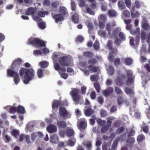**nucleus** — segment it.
Returning a JSON list of instances; mask_svg holds the SVG:
<instances>
[{
  "mask_svg": "<svg viewBox=\"0 0 150 150\" xmlns=\"http://www.w3.org/2000/svg\"><path fill=\"white\" fill-rule=\"evenodd\" d=\"M19 74L20 76H23V83L25 84H28L29 82L33 78L35 75V71L32 68L25 69L21 67L19 70Z\"/></svg>",
  "mask_w": 150,
  "mask_h": 150,
  "instance_id": "1",
  "label": "nucleus"
},
{
  "mask_svg": "<svg viewBox=\"0 0 150 150\" xmlns=\"http://www.w3.org/2000/svg\"><path fill=\"white\" fill-rule=\"evenodd\" d=\"M27 43L28 45H32L36 48L45 47L46 46L44 41L38 38L29 39Z\"/></svg>",
  "mask_w": 150,
  "mask_h": 150,
  "instance_id": "2",
  "label": "nucleus"
},
{
  "mask_svg": "<svg viewBox=\"0 0 150 150\" xmlns=\"http://www.w3.org/2000/svg\"><path fill=\"white\" fill-rule=\"evenodd\" d=\"M79 92V90L73 88L70 93L73 100L76 102V104L78 103L81 98L80 96L78 94Z\"/></svg>",
  "mask_w": 150,
  "mask_h": 150,
  "instance_id": "3",
  "label": "nucleus"
},
{
  "mask_svg": "<svg viewBox=\"0 0 150 150\" xmlns=\"http://www.w3.org/2000/svg\"><path fill=\"white\" fill-rule=\"evenodd\" d=\"M59 62L62 66H68L70 64V59L67 56H63L59 59Z\"/></svg>",
  "mask_w": 150,
  "mask_h": 150,
  "instance_id": "4",
  "label": "nucleus"
},
{
  "mask_svg": "<svg viewBox=\"0 0 150 150\" xmlns=\"http://www.w3.org/2000/svg\"><path fill=\"white\" fill-rule=\"evenodd\" d=\"M23 62V61L21 59H15L11 64V69L15 71L18 70Z\"/></svg>",
  "mask_w": 150,
  "mask_h": 150,
  "instance_id": "5",
  "label": "nucleus"
},
{
  "mask_svg": "<svg viewBox=\"0 0 150 150\" xmlns=\"http://www.w3.org/2000/svg\"><path fill=\"white\" fill-rule=\"evenodd\" d=\"M59 112L60 116L68 119L71 117V115L68 112L66 109L62 106L59 108Z\"/></svg>",
  "mask_w": 150,
  "mask_h": 150,
  "instance_id": "6",
  "label": "nucleus"
},
{
  "mask_svg": "<svg viewBox=\"0 0 150 150\" xmlns=\"http://www.w3.org/2000/svg\"><path fill=\"white\" fill-rule=\"evenodd\" d=\"M118 74L119 75V76L117 77V78L116 80V83L118 86H121L124 84L123 79L125 78V75L123 74L120 75V73H118Z\"/></svg>",
  "mask_w": 150,
  "mask_h": 150,
  "instance_id": "7",
  "label": "nucleus"
},
{
  "mask_svg": "<svg viewBox=\"0 0 150 150\" xmlns=\"http://www.w3.org/2000/svg\"><path fill=\"white\" fill-rule=\"evenodd\" d=\"M51 15L53 18L55 20V22L57 23L63 21L64 19V16L60 13L55 14L53 13H52Z\"/></svg>",
  "mask_w": 150,
  "mask_h": 150,
  "instance_id": "8",
  "label": "nucleus"
},
{
  "mask_svg": "<svg viewBox=\"0 0 150 150\" xmlns=\"http://www.w3.org/2000/svg\"><path fill=\"white\" fill-rule=\"evenodd\" d=\"M87 126L86 122L84 120H80L77 125L78 129L79 130H85Z\"/></svg>",
  "mask_w": 150,
  "mask_h": 150,
  "instance_id": "9",
  "label": "nucleus"
},
{
  "mask_svg": "<svg viewBox=\"0 0 150 150\" xmlns=\"http://www.w3.org/2000/svg\"><path fill=\"white\" fill-rule=\"evenodd\" d=\"M82 144L85 147L87 150H91L92 144L91 141L89 140H85L82 143Z\"/></svg>",
  "mask_w": 150,
  "mask_h": 150,
  "instance_id": "10",
  "label": "nucleus"
},
{
  "mask_svg": "<svg viewBox=\"0 0 150 150\" xmlns=\"http://www.w3.org/2000/svg\"><path fill=\"white\" fill-rule=\"evenodd\" d=\"M59 2L57 1H54L51 4L50 11L55 12L57 10L58 6L59 5Z\"/></svg>",
  "mask_w": 150,
  "mask_h": 150,
  "instance_id": "11",
  "label": "nucleus"
},
{
  "mask_svg": "<svg viewBox=\"0 0 150 150\" xmlns=\"http://www.w3.org/2000/svg\"><path fill=\"white\" fill-rule=\"evenodd\" d=\"M113 92V88L112 87H109L108 88V90H104L102 91L103 94L105 97L110 96Z\"/></svg>",
  "mask_w": 150,
  "mask_h": 150,
  "instance_id": "12",
  "label": "nucleus"
},
{
  "mask_svg": "<svg viewBox=\"0 0 150 150\" xmlns=\"http://www.w3.org/2000/svg\"><path fill=\"white\" fill-rule=\"evenodd\" d=\"M47 131L50 133L55 132L57 131V127L53 125H50L47 128Z\"/></svg>",
  "mask_w": 150,
  "mask_h": 150,
  "instance_id": "13",
  "label": "nucleus"
},
{
  "mask_svg": "<svg viewBox=\"0 0 150 150\" xmlns=\"http://www.w3.org/2000/svg\"><path fill=\"white\" fill-rule=\"evenodd\" d=\"M129 43L130 45L132 46H134L135 44L134 42V41L136 42V43L137 44L140 40V37L139 35H137L135 38V40H134V39L132 37L129 38Z\"/></svg>",
  "mask_w": 150,
  "mask_h": 150,
  "instance_id": "14",
  "label": "nucleus"
},
{
  "mask_svg": "<svg viewBox=\"0 0 150 150\" xmlns=\"http://www.w3.org/2000/svg\"><path fill=\"white\" fill-rule=\"evenodd\" d=\"M59 138L57 136L54 134L50 137V141L51 143L56 144L59 141Z\"/></svg>",
  "mask_w": 150,
  "mask_h": 150,
  "instance_id": "15",
  "label": "nucleus"
},
{
  "mask_svg": "<svg viewBox=\"0 0 150 150\" xmlns=\"http://www.w3.org/2000/svg\"><path fill=\"white\" fill-rule=\"evenodd\" d=\"M85 111V115L88 117L90 116L92 114L94 113V110L89 107L87 109H84Z\"/></svg>",
  "mask_w": 150,
  "mask_h": 150,
  "instance_id": "16",
  "label": "nucleus"
},
{
  "mask_svg": "<svg viewBox=\"0 0 150 150\" xmlns=\"http://www.w3.org/2000/svg\"><path fill=\"white\" fill-rule=\"evenodd\" d=\"M142 4V2L139 0H135L134 4V6L132 7V9H134V8H139L141 6Z\"/></svg>",
  "mask_w": 150,
  "mask_h": 150,
  "instance_id": "17",
  "label": "nucleus"
},
{
  "mask_svg": "<svg viewBox=\"0 0 150 150\" xmlns=\"http://www.w3.org/2000/svg\"><path fill=\"white\" fill-rule=\"evenodd\" d=\"M72 20L75 23H78L79 21V16L78 13H75L71 16Z\"/></svg>",
  "mask_w": 150,
  "mask_h": 150,
  "instance_id": "18",
  "label": "nucleus"
},
{
  "mask_svg": "<svg viewBox=\"0 0 150 150\" xmlns=\"http://www.w3.org/2000/svg\"><path fill=\"white\" fill-rule=\"evenodd\" d=\"M59 12L63 16L68 15V13L66 8L64 6L60 7L59 8Z\"/></svg>",
  "mask_w": 150,
  "mask_h": 150,
  "instance_id": "19",
  "label": "nucleus"
},
{
  "mask_svg": "<svg viewBox=\"0 0 150 150\" xmlns=\"http://www.w3.org/2000/svg\"><path fill=\"white\" fill-rule=\"evenodd\" d=\"M88 69L91 72H96L99 70L98 67H96L93 65H89L88 66Z\"/></svg>",
  "mask_w": 150,
  "mask_h": 150,
  "instance_id": "20",
  "label": "nucleus"
},
{
  "mask_svg": "<svg viewBox=\"0 0 150 150\" xmlns=\"http://www.w3.org/2000/svg\"><path fill=\"white\" fill-rule=\"evenodd\" d=\"M121 59L122 61H125V64L127 65H130L132 63V59L130 57H127L126 58H122Z\"/></svg>",
  "mask_w": 150,
  "mask_h": 150,
  "instance_id": "21",
  "label": "nucleus"
},
{
  "mask_svg": "<svg viewBox=\"0 0 150 150\" xmlns=\"http://www.w3.org/2000/svg\"><path fill=\"white\" fill-rule=\"evenodd\" d=\"M108 14L110 17H115L117 16V13L115 10L111 9L108 11Z\"/></svg>",
  "mask_w": 150,
  "mask_h": 150,
  "instance_id": "22",
  "label": "nucleus"
},
{
  "mask_svg": "<svg viewBox=\"0 0 150 150\" xmlns=\"http://www.w3.org/2000/svg\"><path fill=\"white\" fill-rule=\"evenodd\" d=\"M57 125L59 128H64L66 127V123L63 121H58L57 122Z\"/></svg>",
  "mask_w": 150,
  "mask_h": 150,
  "instance_id": "23",
  "label": "nucleus"
},
{
  "mask_svg": "<svg viewBox=\"0 0 150 150\" xmlns=\"http://www.w3.org/2000/svg\"><path fill=\"white\" fill-rule=\"evenodd\" d=\"M83 54V56L86 58H91L93 56V53L91 51L84 52Z\"/></svg>",
  "mask_w": 150,
  "mask_h": 150,
  "instance_id": "24",
  "label": "nucleus"
},
{
  "mask_svg": "<svg viewBox=\"0 0 150 150\" xmlns=\"http://www.w3.org/2000/svg\"><path fill=\"white\" fill-rule=\"evenodd\" d=\"M35 13V11L34 8L32 7L28 8L25 13V15H33Z\"/></svg>",
  "mask_w": 150,
  "mask_h": 150,
  "instance_id": "25",
  "label": "nucleus"
},
{
  "mask_svg": "<svg viewBox=\"0 0 150 150\" xmlns=\"http://www.w3.org/2000/svg\"><path fill=\"white\" fill-rule=\"evenodd\" d=\"M125 91L126 93L128 95L131 96L134 94V92L133 90L128 87L125 88Z\"/></svg>",
  "mask_w": 150,
  "mask_h": 150,
  "instance_id": "26",
  "label": "nucleus"
},
{
  "mask_svg": "<svg viewBox=\"0 0 150 150\" xmlns=\"http://www.w3.org/2000/svg\"><path fill=\"white\" fill-rule=\"evenodd\" d=\"M18 73L14 71L13 69H8L7 70V75L10 76L12 77L16 75Z\"/></svg>",
  "mask_w": 150,
  "mask_h": 150,
  "instance_id": "27",
  "label": "nucleus"
},
{
  "mask_svg": "<svg viewBox=\"0 0 150 150\" xmlns=\"http://www.w3.org/2000/svg\"><path fill=\"white\" fill-rule=\"evenodd\" d=\"M16 111L18 113L24 114L25 111L24 107L19 105L16 108Z\"/></svg>",
  "mask_w": 150,
  "mask_h": 150,
  "instance_id": "28",
  "label": "nucleus"
},
{
  "mask_svg": "<svg viewBox=\"0 0 150 150\" xmlns=\"http://www.w3.org/2000/svg\"><path fill=\"white\" fill-rule=\"evenodd\" d=\"M99 22H102L105 23L106 20V16L104 14H101L98 17Z\"/></svg>",
  "mask_w": 150,
  "mask_h": 150,
  "instance_id": "29",
  "label": "nucleus"
},
{
  "mask_svg": "<svg viewBox=\"0 0 150 150\" xmlns=\"http://www.w3.org/2000/svg\"><path fill=\"white\" fill-rule=\"evenodd\" d=\"M76 142V139L74 137L69 139L68 140V144L70 146H74Z\"/></svg>",
  "mask_w": 150,
  "mask_h": 150,
  "instance_id": "30",
  "label": "nucleus"
},
{
  "mask_svg": "<svg viewBox=\"0 0 150 150\" xmlns=\"http://www.w3.org/2000/svg\"><path fill=\"white\" fill-rule=\"evenodd\" d=\"M118 5L119 8L120 9L123 10L125 9L126 8L124 3L122 0L119 1L118 3Z\"/></svg>",
  "mask_w": 150,
  "mask_h": 150,
  "instance_id": "31",
  "label": "nucleus"
},
{
  "mask_svg": "<svg viewBox=\"0 0 150 150\" xmlns=\"http://www.w3.org/2000/svg\"><path fill=\"white\" fill-rule=\"evenodd\" d=\"M118 140H117V138L113 142L112 146V150H115L117 148V145L118 142L119 138H118Z\"/></svg>",
  "mask_w": 150,
  "mask_h": 150,
  "instance_id": "32",
  "label": "nucleus"
},
{
  "mask_svg": "<svg viewBox=\"0 0 150 150\" xmlns=\"http://www.w3.org/2000/svg\"><path fill=\"white\" fill-rule=\"evenodd\" d=\"M144 68L147 72H150V59L149 60L148 63L146 64L144 66Z\"/></svg>",
  "mask_w": 150,
  "mask_h": 150,
  "instance_id": "33",
  "label": "nucleus"
},
{
  "mask_svg": "<svg viewBox=\"0 0 150 150\" xmlns=\"http://www.w3.org/2000/svg\"><path fill=\"white\" fill-rule=\"evenodd\" d=\"M11 134L13 136L17 138L19 135V131L17 130L13 129L12 131Z\"/></svg>",
  "mask_w": 150,
  "mask_h": 150,
  "instance_id": "34",
  "label": "nucleus"
},
{
  "mask_svg": "<svg viewBox=\"0 0 150 150\" xmlns=\"http://www.w3.org/2000/svg\"><path fill=\"white\" fill-rule=\"evenodd\" d=\"M97 63V60L94 58H91L88 60V63L90 65H95Z\"/></svg>",
  "mask_w": 150,
  "mask_h": 150,
  "instance_id": "35",
  "label": "nucleus"
},
{
  "mask_svg": "<svg viewBox=\"0 0 150 150\" xmlns=\"http://www.w3.org/2000/svg\"><path fill=\"white\" fill-rule=\"evenodd\" d=\"M142 27L144 30L146 31H149L150 30V26L146 23H144L142 25Z\"/></svg>",
  "mask_w": 150,
  "mask_h": 150,
  "instance_id": "36",
  "label": "nucleus"
},
{
  "mask_svg": "<svg viewBox=\"0 0 150 150\" xmlns=\"http://www.w3.org/2000/svg\"><path fill=\"white\" fill-rule=\"evenodd\" d=\"M115 91L117 95H122L123 93L121 89L117 86L115 87Z\"/></svg>",
  "mask_w": 150,
  "mask_h": 150,
  "instance_id": "37",
  "label": "nucleus"
},
{
  "mask_svg": "<svg viewBox=\"0 0 150 150\" xmlns=\"http://www.w3.org/2000/svg\"><path fill=\"white\" fill-rule=\"evenodd\" d=\"M20 80V79L18 74L15 76H14L13 81L17 85L19 82Z\"/></svg>",
  "mask_w": 150,
  "mask_h": 150,
  "instance_id": "38",
  "label": "nucleus"
},
{
  "mask_svg": "<svg viewBox=\"0 0 150 150\" xmlns=\"http://www.w3.org/2000/svg\"><path fill=\"white\" fill-rule=\"evenodd\" d=\"M39 64L40 67L43 68L47 67L48 65V63L45 61H42Z\"/></svg>",
  "mask_w": 150,
  "mask_h": 150,
  "instance_id": "39",
  "label": "nucleus"
},
{
  "mask_svg": "<svg viewBox=\"0 0 150 150\" xmlns=\"http://www.w3.org/2000/svg\"><path fill=\"white\" fill-rule=\"evenodd\" d=\"M48 13V11H39L38 12V15L41 17H44L45 16V15H47Z\"/></svg>",
  "mask_w": 150,
  "mask_h": 150,
  "instance_id": "40",
  "label": "nucleus"
},
{
  "mask_svg": "<svg viewBox=\"0 0 150 150\" xmlns=\"http://www.w3.org/2000/svg\"><path fill=\"white\" fill-rule=\"evenodd\" d=\"M94 87L97 92L99 93L100 90V84L99 82H96L94 83Z\"/></svg>",
  "mask_w": 150,
  "mask_h": 150,
  "instance_id": "41",
  "label": "nucleus"
},
{
  "mask_svg": "<svg viewBox=\"0 0 150 150\" xmlns=\"http://www.w3.org/2000/svg\"><path fill=\"white\" fill-rule=\"evenodd\" d=\"M96 121L98 124L100 126L103 125L106 123V121L105 120H102L100 118H98Z\"/></svg>",
  "mask_w": 150,
  "mask_h": 150,
  "instance_id": "42",
  "label": "nucleus"
},
{
  "mask_svg": "<svg viewBox=\"0 0 150 150\" xmlns=\"http://www.w3.org/2000/svg\"><path fill=\"white\" fill-rule=\"evenodd\" d=\"M3 139L6 143L10 142L11 140L10 137L7 134L5 135L3 137Z\"/></svg>",
  "mask_w": 150,
  "mask_h": 150,
  "instance_id": "43",
  "label": "nucleus"
},
{
  "mask_svg": "<svg viewBox=\"0 0 150 150\" xmlns=\"http://www.w3.org/2000/svg\"><path fill=\"white\" fill-rule=\"evenodd\" d=\"M124 101V98L122 96H118L117 98V102L119 105H121Z\"/></svg>",
  "mask_w": 150,
  "mask_h": 150,
  "instance_id": "44",
  "label": "nucleus"
},
{
  "mask_svg": "<svg viewBox=\"0 0 150 150\" xmlns=\"http://www.w3.org/2000/svg\"><path fill=\"white\" fill-rule=\"evenodd\" d=\"M126 140V142L127 143L133 144L135 141L134 138L133 137H128Z\"/></svg>",
  "mask_w": 150,
  "mask_h": 150,
  "instance_id": "45",
  "label": "nucleus"
},
{
  "mask_svg": "<svg viewBox=\"0 0 150 150\" xmlns=\"http://www.w3.org/2000/svg\"><path fill=\"white\" fill-rule=\"evenodd\" d=\"M71 10L75 11L76 8V4L74 1H71Z\"/></svg>",
  "mask_w": 150,
  "mask_h": 150,
  "instance_id": "46",
  "label": "nucleus"
},
{
  "mask_svg": "<svg viewBox=\"0 0 150 150\" xmlns=\"http://www.w3.org/2000/svg\"><path fill=\"white\" fill-rule=\"evenodd\" d=\"M125 128L123 127H121L118 128L116 131V134H119L123 132Z\"/></svg>",
  "mask_w": 150,
  "mask_h": 150,
  "instance_id": "47",
  "label": "nucleus"
},
{
  "mask_svg": "<svg viewBox=\"0 0 150 150\" xmlns=\"http://www.w3.org/2000/svg\"><path fill=\"white\" fill-rule=\"evenodd\" d=\"M80 130V132L79 134V137L81 138H83L86 134V131L85 130Z\"/></svg>",
  "mask_w": 150,
  "mask_h": 150,
  "instance_id": "48",
  "label": "nucleus"
},
{
  "mask_svg": "<svg viewBox=\"0 0 150 150\" xmlns=\"http://www.w3.org/2000/svg\"><path fill=\"white\" fill-rule=\"evenodd\" d=\"M74 130L72 129H69L67 132V135L68 137H71L74 135Z\"/></svg>",
  "mask_w": 150,
  "mask_h": 150,
  "instance_id": "49",
  "label": "nucleus"
},
{
  "mask_svg": "<svg viewBox=\"0 0 150 150\" xmlns=\"http://www.w3.org/2000/svg\"><path fill=\"white\" fill-rule=\"evenodd\" d=\"M60 105V103L59 101H55L53 103L52 105V108L53 109H55L57 108Z\"/></svg>",
  "mask_w": 150,
  "mask_h": 150,
  "instance_id": "50",
  "label": "nucleus"
},
{
  "mask_svg": "<svg viewBox=\"0 0 150 150\" xmlns=\"http://www.w3.org/2000/svg\"><path fill=\"white\" fill-rule=\"evenodd\" d=\"M43 69H39L38 70L37 74L38 77L40 78L42 77L43 72Z\"/></svg>",
  "mask_w": 150,
  "mask_h": 150,
  "instance_id": "51",
  "label": "nucleus"
},
{
  "mask_svg": "<svg viewBox=\"0 0 150 150\" xmlns=\"http://www.w3.org/2000/svg\"><path fill=\"white\" fill-rule=\"evenodd\" d=\"M135 133V131L133 129H131L129 131L128 133L127 134V136L128 137H130L132 136H134Z\"/></svg>",
  "mask_w": 150,
  "mask_h": 150,
  "instance_id": "52",
  "label": "nucleus"
},
{
  "mask_svg": "<svg viewBox=\"0 0 150 150\" xmlns=\"http://www.w3.org/2000/svg\"><path fill=\"white\" fill-rule=\"evenodd\" d=\"M145 138V137L144 135L142 134H140L137 136V140L138 142H142Z\"/></svg>",
  "mask_w": 150,
  "mask_h": 150,
  "instance_id": "53",
  "label": "nucleus"
},
{
  "mask_svg": "<svg viewBox=\"0 0 150 150\" xmlns=\"http://www.w3.org/2000/svg\"><path fill=\"white\" fill-rule=\"evenodd\" d=\"M114 58V56L112 54L110 53L108 57L109 61L110 62H113Z\"/></svg>",
  "mask_w": 150,
  "mask_h": 150,
  "instance_id": "54",
  "label": "nucleus"
},
{
  "mask_svg": "<svg viewBox=\"0 0 150 150\" xmlns=\"http://www.w3.org/2000/svg\"><path fill=\"white\" fill-rule=\"evenodd\" d=\"M39 27L41 29H44L46 27L45 23L44 22H40L38 24Z\"/></svg>",
  "mask_w": 150,
  "mask_h": 150,
  "instance_id": "55",
  "label": "nucleus"
},
{
  "mask_svg": "<svg viewBox=\"0 0 150 150\" xmlns=\"http://www.w3.org/2000/svg\"><path fill=\"white\" fill-rule=\"evenodd\" d=\"M98 76L97 75H91L90 76V79L92 81H97L98 80Z\"/></svg>",
  "mask_w": 150,
  "mask_h": 150,
  "instance_id": "56",
  "label": "nucleus"
},
{
  "mask_svg": "<svg viewBox=\"0 0 150 150\" xmlns=\"http://www.w3.org/2000/svg\"><path fill=\"white\" fill-rule=\"evenodd\" d=\"M119 31V29L117 28H116L113 30L112 32V37H113L114 38H115L117 36Z\"/></svg>",
  "mask_w": 150,
  "mask_h": 150,
  "instance_id": "57",
  "label": "nucleus"
},
{
  "mask_svg": "<svg viewBox=\"0 0 150 150\" xmlns=\"http://www.w3.org/2000/svg\"><path fill=\"white\" fill-rule=\"evenodd\" d=\"M86 6V10L87 12L90 15H94V12L92 11L89 7L87 6V5Z\"/></svg>",
  "mask_w": 150,
  "mask_h": 150,
  "instance_id": "58",
  "label": "nucleus"
},
{
  "mask_svg": "<svg viewBox=\"0 0 150 150\" xmlns=\"http://www.w3.org/2000/svg\"><path fill=\"white\" fill-rule=\"evenodd\" d=\"M93 47L96 50H98L99 47V44L98 41L96 40L94 43L93 45Z\"/></svg>",
  "mask_w": 150,
  "mask_h": 150,
  "instance_id": "59",
  "label": "nucleus"
},
{
  "mask_svg": "<svg viewBox=\"0 0 150 150\" xmlns=\"http://www.w3.org/2000/svg\"><path fill=\"white\" fill-rule=\"evenodd\" d=\"M134 78H127V80L126 82V84L129 85L131 84L133 82Z\"/></svg>",
  "mask_w": 150,
  "mask_h": 150,
  "instance_id": "60",
  "label": "nucleus"
},
{
  "mask_svg": "<svg viewBox=\"0 0 150 150\" xmlns=\"http://www.w3.org/2000/svg\"><path fill=\"white\" fill-rule=\"evenodd\" d=\"M114 70L113 67L112 66H110L109 67L108 72L110 75H112L114 74Z\"/></svg>",
  "mask_w": 150,
  "mask_h": 150,
  "instance_id": "61",
  "label": "nucleus"
},
{
  "mask_svg": "<svg viewBox=\"0 0 150 150\" xmlns=\"http://www.w3.org/2000/svg\"><path fill=\"white\" fill-rule=\"evenodd\" d=\"M107 5L106 3H103L101 5V8L102 11H105L107 9Z\"/></svg>",
  "mask_w": 150,
  "mask_h": 150,
  "instance_id": "62",
  "label": "nucleus"
},
{
  "mask_svg": "<svg viewBox=\"0 0 150 150\" xmlns=\"http://www.w3.org/2000/svg\"><path fill=\"white\" fill-rule=\"evenodd\" d=\"M119 38L122 41H125V36L123 33L120 32L118 34Z\"/></svg>",
  "mask_w": 150,
  "mask_h": 150,
  "instance_id": "63",
  "label": "nucleus"
},
{
  "mask_svg": "<svg viewBox=\"0 0 150 150\" xmlns=\"http://www.w3.org/2000/svg\"><path fill=\"white\" fill-rule=\"evenodd\" d=\"M54 67L55 69L57 71H59L60 68V67L59 64L57 62H54Z\"/></svg>",
  "mask_w": 150,
  "mask_h": 150,
  "instance_id": "64",
  "label": "nucleus"
}]
</instances>
